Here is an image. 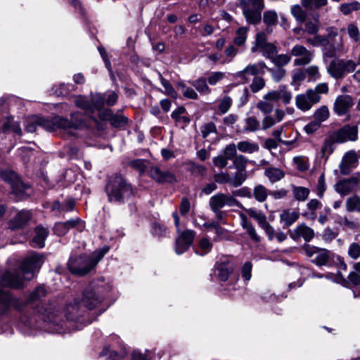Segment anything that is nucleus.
Segmentation results:
<instances>
[{
	"label": "nucleus",
	"instance_id": "nucleus-1",
	"mask_svg": "<svg viewBox=\"0 0 360 360\" xmlns=\"http://www.w3.org/2000/svg\"><path fill=\"white\" fill-rule=\"evenodd\" d=\"M43 262L44 258L41 255L35 252L30 254L24 259L19 269L8 271L3 274L1 285L15 289L23 288L25 281L32 280Z\"/></svg>",
	"mask_w": 360,
	"mask_h": 360
},
{
	"label": "nucleus",
	"instance_id": "nucleus-2",
	"mask_svg": "<svg viewBox=\"0 0 360 360\" xmlns=\"http://www.w3.org/2000/svg\"><path fill=\"white\" fill-rule=\"evenodd\" d=\"M71 120L62 117H55L51 120L42 117L33 116L27 120L25 129L28 132H34L37 127H41L48 131H54L58 129L64 130L77 129L84 125L83 120L76 118V115L72 114Z\"/></svg>",
	"mask_w": 360,
	"mask_h": 360
},
{
	"label": "nucleus",
	"instance_id": "nucleus-3",
	"mask_svg": "<svg viewBox=\"0 0 360 360\" xmlns=\"http://www.w3.org/2000/svg\"><path fill=\"white\" fill-rule=\"evenodd\" d=\"M108 251L109 247L104 246L90 255L79 257L72 255L68 263V269L72 274L84 276L93 269Z\"/></svg>",
	"mask_w": 360,
	"mask_h": 360
},
{
	"label": "nucleus",
	"instance_id": "nucleus-4",
	"mask_svg": "<svg viewBox=\"0 0 360 360\" xmlns=\"http://www.w3.org/2000/svg\"><path fill=\"white\" fill-rule=\"evenodd\" d=\"M105 190L111 202L124 203L134 195L131 185L117 174L108 179Z\"/></svg>",
	"mask_w": 360,
	"mask_h": 360
},
{
	"label": "nucleus",
	"instance_id": "nucleus-5",
	"mask_svg": "<svg viewBox=\"0 0 360 360\" xmlns=\"http://www.w3.org/2000/svg\"><path fill=\"white\" fill-rule=\"evenodd\" d=\"M109 290L110 287L106 286L103 281H93L84 289L81 304L89 309L97 308Z\"/></svg>",
	"mask_w": 360,
	"mask_h": 360
},
{
	"label": "nucleus",
	"instance_id": "nucleus-6",
	"mask_svg": "<svg viewBox=\"0 0 360 360\" xmlns=\"http://www.w3.org/2000/svg\"><path fill=\"white\" fill-rule=\"evenodd\" d=\"M239 6L249 24L255 25L261 21L264 0H240Z\"/></svg>",
	"mask_w": 360,
	"mask_h": 360
},
{
	"label": "nucleus",
	"instance_id": "nucleus-7",
	"mask_svg": "<svg viewBox=\"0 0 360 360\" xmlns=\"http://www.w3.org/2000/svg\"><path fill=\"white\" fill-rule=\"evenodd\" d=\"M37 316L41 317L44 322L51 323L54 326H62L63 318L60 314L58 309H56V307H50L49 308H46L44 311H41L40 314L35 315L34 316L30 318L25 322V325H27L30 328H41V325L34 321H37Z\"/></svg>",
	"mask_w": 360,
	"mask_h": 360
},
{
	"label": "nucleus",
	"instance_id": "nucleus-8",
	"mask_svg": "<svg viewBox=\"0 0 360 360\" xmlns=\"http://www.w3.org/2000/svg\"><path fill=\"white\" fill-rule=\"evenodd\" d=\"M356 63L352 60L334 59L327 68L328 74L336 79L343 78L347 73L353 72Z\"/></svg>",
	"mask_w": 360,
	"mask_h": 360
},
{
	"label": "nucleus",
	"instance_id": "nucleus-9",
	"mask_svg": "<svg viewBox=\"0 0 360 360\" xmlns=\"http://www.w3.org/2000/svg\"><path fill=\"white\" fill-rule=\"evenodd\" d=\"M209 205L213 212L221 214V209L225 205L233 207L236 206L240 208L243 207L241 203L231 195L222 193H218L212 196L209 201Z\"/></svg>",
	"mask_w": 360,
	"mask_h": 360
},
{
	"label": "nucleus",
	"instance_id": "nucleus-10",
	"mask_svg": "<svg viewBox=\"0 0 360 360\" xmlns=\"http://www.w3.org/2000/svg\"><path fill=\"white\" fill-rule=\"evenodd\" d=\"M334 188L335 191L342 196L356 193L360 189V174L356 173L349 178L338 181Z\"/></svg>",
	"mask_w": 360,
	"mask_h": 360
},
{
	"label": "nucleus",
	"instance_id": "nucleus-11",
	"mask_svg": "<svg viewBox=\"0 0 360 360\" xmlns=\"http://www.w3.org/2000/svg\"><path fill=\"white\" fill-rule=\"evenodd\" d=\"M292 57H294V66H304L309 64L314 58V51L307 49L304 46L297 44L290 51Z\"/></svg>",
	"mask_w": 360,
	"mask_h": 360
},
{
	"label": "nucleus",
	"instance_id": "nucleus-12",
	"mask_svg": "<svg viewBox=\"0 0 360 360\" xmlns=\"http://www.w3.org/2000/svg\"><path fill=\"white\" fill-rule=\"evenodd\" d=\"M357 125L345 124L339 129L330 133L333 135L337 143H343L347 141H355L358 139Z\"/></svg>",
	"mask_w": 360,
	"mask_h": 360
},
{
	"label": "nucleus",
	"instance_id": "nucleus-13",
	"mask_svg": "<svg viewBox=\"0 0 360 360\" xmlns=\"http://www.w3.org/2000/svg\"><path fill=\"white\" fill-rule=\"evenodd\" d=\"M320 100L321 96H318L312 91V89H309L305 93L295 96V105L299 110L306 112L318 103Z\"/></svg>",
	"mask_w": 360,
	"mask_h": 360
},
{
	"label": "nucleus",
	"instance_id": "nucleus-14",
	"mask_svg": "<svg viewBox=\"0 0 360 360\" xmlns=\"http://www.w3.org/2000/svg\"><path fill=\"white\" fill-rule=\"evenodd\" d=\"M22 303L10 292L0 290V316H6L13 309L20 310Z\"/></svg>",
	"mask_w": 360,
	"mask_h": 360
},
{
	"label": "nucleus",
	"instance_id": "nucleus-15",
	"mask_svg": "<svg viewBox=\"0 0 360 360\" xmlns=\"http://www.w3.org/2000/svg\"><path fill=\"white\" fill-rule=\"evenodd\" d=\"M234 264L227 257L217 261L214 265V274L220 281H226L234 271Z\"/></svg>",
	"mask_w": 360,
	"mask_h": 360
},
{
	"label": "nucleus",
	"instance_id": "nucleus-16",
	"mask_svg": "<svg viewBox=\"0 0 360 360\" xmlns=\"http://www.w3.org/2000/svg\"><path fill=\"white\" fill-rule=\"evenodd\" d=\"M149 176L159 184H174L176 182L175 174L159 166H152L149 169Z\"/></svg>",
	"mask_w": 360,
	"mask_h": 360
},
{
	"label": "nucleus",
	"instance_id": "nucleus-17",
	"mask_svg": "<svg viewBox=\"0 0 360 360\" xmlns=\"http://www.w3.org/2000/svg\"><path fill=\"white\" fill-rule=\"evenodd\" d=\"M263 98L267 101H274L275 102L281 101L284 105H288L292 101V94L286 86L281 85L276 90L267 92L263 96Z\"/></svg>",
	"mask_w": 360,
	"mask_h": 360
},
{
	"label": "nucleus",
	"instance_id": "nucleus-18",
	"mask_svg": "<svg viewBox=\"0 0 360 360\" xmlns=\"http://www.w3.org/2000/svg\"><path fill=\"white\" fill-rule=\"evenodd\" d=\"M195 236V232L192 230H186L179 233L176 240L175 252L178 255L185 252L191 245Z\"/></svg>",
	"mask_w": 360,
	"mask_h": 360
},
{
	"label": "nucleus",
	"instance_id": "nucleus-19",
	"mask_svg": "<svg viewBox=\"0 0 360 360\" xmlns=\"http://www.w3.org/2000/svg\"><path fill=\"white\" fill-rule=\"evenodd\" d=\"M84 307L77 299L74 300L72 302L67 304L65 309V316L69 321L77 323L79 319L83 316L85 311Z\"/></svg>",
	"mask_w": 360,
	"mask_h": 360
},
{
	"label": "nucleus",
	"instance_id": "nucleus-20",
	"mask_svg": "<svg viewBox=\"0 0 360 360\" xmlns=\"http://www.w3.org/2000/svg\"><path fill=\"white\" fill-rule=\"evenodd\" d=\"M288 234L293 240L297 241L303 238L305 242L311 241L315 235L314 231L304 223L299 224L294 229H289Z\"/></svg>",
	"mask_w": 360,
	"mask_h": 360
},
{
	"label": "nucleus",
	"instance_id": "nucleus-21",
	"mask_svg": "<svg viewBox=\"0 0 360 360\" xmlns=\"http://www.w3.org/2000/svg\"><path fill=\"white\" fill-rule=\"evenodd\" d=\"M0 178L11 185L14 193L16 195L23 194L26 187L18 179L16 173L11 170H1L0 171Z\"/></svg>",
	"mask_w": 360,
	"mask_h": 360
},
{
	"label": "nucleus",
	"instance_id": "nucleus-22",
	"mask_svg": "<svg viewBox=\"0 0 360 360\" xmlns=\"http://www.w3.org/2000/svg\"><path fill=\"white\" fill-rule=\"evenodd\" d=\"M358 155L354 150H349L345 154L340 163V172L343 175L349 174L358 164Z\"/></svg>",
	"mask_w": 360,
	"mask_h": 360
},
{
	"label": "nucleus",
	"instance_id": "nucleus-23",
	"mask_svg": "<svg viewBox=\"0 0 360 360\" xmlns=\"http://www.w3.org/2000/svg\"><path fill=\"white\" fill-rule=\"evenodd\" d=\"M354 104L352 97L349 95H340L334 103V111L338 115H344L349 110Z\"/></svg>",
	"mask_w": 360,
	"mask_h": 360
},
{
	"label": "nucleus",
	"instance_id": "nucleus-24",
	"mask_svg": "<svg viewBox=\"0 0 360 360\" xmlns=\"http://www.w3.org/2000/svg\"><path fill=\"white\" fill-rule=\"evenodd\" d=\"M32 217V213L29 210L19 211L9 221V228L12 230L19 229L26 226Z\"/></svg>",
	"mask_w": 360,
	"mask_h": 360
},
{
	"label": "nucleus",
	"instance_id": "nucleus-25",
	"mask_svg": "<svg viewBox=\"0 0 360 360\" xmlns=\"http://www.w3.org/2000/svg\"><path fill=\"white\" fill-rule=\"evenodd\" d=\"M264 68H266V65L264 62H259L255 64H250L243 70L236 72V76L238 78L248 81V76H255L259 73V69Z\"/></svg>",
	"mask_w": 360,
	"mask_h": 360
},
{
	"label": "nucleus",
	"instance_id": "nucleus-26",
	"mask_svg": "<svg viewBox=\"0 0 360 360\" xmlns=\"http://www.w3.org/2000/svg\"><path fill=\"white\" fill-rule=\"evenodd\" d=\"M6 117V120H4L2 124H1L2 131L6 134L13 131L16 134L21 136L22 129L19 123L18 122L13 121V118L12 117L3 116V118ZM0 121L1 122H2L1 119Z\"/></svg>",
	"mask_w": 360,
	"mask_h": 360
},
{
	"label": "nucleus",
	"instance_id": "nucleus-27",
	"mask_svg": "<svg viewBox=\"0 0 360 360\" xmlns=\"http://www.w3.org/2000/svg\"><path fill=\"white\" fill-rule=\"evenodd\" d=\"M49 231L48 229L42 226H37L35 229V236L32 240V246L34 248H41L44 246V242L47 238Z\"/></svg>",
	"mask_w": 360,
	"mask_h": 360
},
{
	"label": "nucleus",
	"instance_id": "nucleus-28",
	"mask_svg": "<svg viewBox=\"0 0 360 360\" xmlns=\"http://www.w3.org/2000/svg\"><path fill=\"white\" fill-rule=\"evenodd\" d=\"M186 108L183 106L179 107L174 110L171 115L173 120H175L176 125L184 129L191 121L190 118L185 115Z\"/></svg>",
	"mask_w": 360,
	"mask_h": 360
},
{
	"label": "nucleus",
	"instance_id": "nucleus-29",
	"mask_svg": "<svg viewBox=\"0 0 360 360\" xmlns=\"http://www.w3.org/2000/svg\"><path fill=\"white\" fill-rule=\"evenodd\" d=\"M335 143H337L335 139H333V135L329 132L321 150V156L327 159L334 151Z\"/></svg>",
	"mask_w": 360,
	"mask_h": 360
},
{
	"label": "nucleus",
	"instance_id": "nucleus-30",
	"mask_svg": "<svg viewBox=\"0 0 360 360\" xmlns=\"http://www.w3.org/2000/svg\"><path fill=\"white\" fill-rule=\"evenodd\" d=\"M299 212L286 210L281 214L280 220L281 223L288 227L294 224L299 219Z\"/></svg>",
	"mask_w": 360,
	"mask_h": 360
},
{
	"label": "nucleus",
	"instance_id": "nucleus-31",
	"mask_svg": "<svg viewBox=\"0 0 360 360\" xmlns=\"http://www.w3.org/2000/svg\"><path fill=\"white\" fill-rule=\"evenodd\" d=\"M264 174L271 183H276L285 176V173L283 170L273 167L266 168L264 171Z\"/></svg>",
	"mask_w": 360,
	"mask_h": 360
},
{
	"label": "nucleus",
	"instance_id": "nucleus-32",
	"mask_svg": "<svg viewBox=\"0 0 360 360\" xmlns=\"http://www.w3.org/2000/svg\"><path fill=\"white\" fill-rule=\"evenodd\" d=\"M249 90L247 87H239L234 91V96L238 103V107L241 108L247 104L249 100Z\"/></svg>",
	"mask_w": 360,
	"mask_h": 360
},
{
	"label": "nucleus",
	"instance_id": "nucleus-33",
	"mask_svg": "<svg viewBox=\"0 0 360 360\" xmlns=\"http://www.w3.org/2000/svg\"><path fill=\"white\" fill-rule=\"evenodd\" d=\"M248 215L255 219L259 226L262 229L266 224H268L266 215L260 210L254 208L245 210Z\"/></svg>",
	"mask_w": 360,
	"mask_h": 360
},
{
	"label": "nucleus",
	"instance_id": "nucleus-34",
	"mask_svg": "<svg viewBox=\"0 0 360 360\" xmlns=\"http://www.w3.org/2000/svg\"><path fill=\"white\" fill-rule=\"evenodd\" d=\"M176 86L185 98L193 100L198 98V95L196 91L191 87L187 86L184 82L179 81L176 84Z\"/></svg>",
	"mask_w": 360,
	"mask_h": 360
},
{
	"label": "nucleus",
	"instance_id": "nucleus-35",
	"mask_svg": "<svg viewBox=\"0 0 360 360\" xmlns=\"http://www.w3.org/2000/svg\"><path fill=\"white\" fill-rule=\"evenodd\" d=\"M189 83L200 94H210L211 93V89L208 86L205 77H199L195 80L190 81Z\"/></svg>",
	"mask_w": 360,
	"mask_h": 360
},
{
	"label": "nucleus",
	"instance_id": "nucleus-36",
	"mask_svg": "<svg viewBox=\"0 0 360 360\" xmlns=\"http://www.w3.org/2000/svg\"><path fill=\"white\" fill-rule=\"evenodd\" d=\"M212 244L207 238H202L198 243V245L194 248V251L197 255L204 256L211 251Z\"/></svg>",
	"mask_w": 360,
	"mask_h": 360
},
{
	"label": "nucleus",
	"instance_id": "nucleus-37",
	"mask_svg": "<svg viewBox=\"0 0 360 360\" xmlns=\"http://www.w3.org/2000/svg\"><path fill=\"white\" fill-rule=\"evenodd\" d=\"M330 259V252L326 249L319 248L312 262L318 266L326 265Z\"/></svg>",
	"mask_w": 360,
	"mask_h": 360
},
{
	"label": "nucleus",
	"instance_id": "nucleus-38",
	"mask_svg": "<svg viewBox=\"0 0 360 360\" xmlns=\"http://www.w3.org/2000/svg\"><path fill=\"white\" fill-rule=\"evenodd\" d=\"M236 147L240 152L247 153H252L259 150V146L257 143L248 141L238 142Z\"/></svg>",
	"mask_w": 360,
	"mask_h": 360
},
{
	"label": "nucleus",
	"instance_id": "nucleus-39",
	"mask_svg": "<svg viewBox=\"0 0 360 360\" xmlns=\"http://www.w3.org/2000/svg\"><path fill=\"white\" fill-rule=\"evenodd\" d=\"M346 210L349 212L357 211L360 212V197L354 195L348 198L345 202Z\"/></svg>",
	"mask_w": 360,
	"mask_h": 360
},
{
	"label": "nucleus",
	"instance_id": "nucleus-40",
	"mask_svg": "<svg viewBox=\"0 0 360 360\" xmlns=\"http://www.w3.org/2000/svg\"><path fill=\"white\" fill-rule=\"evenodd\" d=\"M248 30L249 28L247 27H242L236 30V37L233 40L236 46H242L245 44Z\"/></svg>",
	"mask_w": 360,
	"mask_h": 360
},
{
	"label": "nucleus",
	"instance_id": "nucleus-41",
	"mask_svg": "<svg viewBox=\"0 0 360 360\" xmlns=\"http://www.w3.org/2000/svg\"><path fill=\"white\" fill-rule=\"evenodd\" d=\"M91 103L93 107V112L103 108L105 103V94H91Z\"/></svg>",
	"mask_w": 360,
	"mask_h": 360
},
{
	"label": "nucleus",
	"instance_id": "nucleus-42",
	"mask_svg": "<svg viewBox=\"0 0 360 360\" xmlns=\"http://www.w3.org/2000/svg\"><path fill=\"white\" fill-rule=\"evenodd\" d=\"M269 192L263 185H257L254 188L253 196L256 200L263 202L266 200Z\"/></svg>",
	"mask_w": 360,
	"mask_h": 360
},
{
	"label": "nucleus",
	"instance_id": "nucleus-43",
	"mask_svg": "<svg viewBox=\"0 0 360 360\" xmlns=\"http://www.w3.org/2000/svg\"><path fill=\"white\" fill-rule=\"evenodd\" d=\"M75 103L78 108L85 110L89 113L93 112V107L92 104L91 103V99L89 100L83 96H78L75 99Z\"/></svg>",
	"mask_w": 360,
	"mask_h": 360
},
{
	"label": "nucleus",
	"instance_id": "nucleus-44",
	"mask_svg": "<svg viewBox=\"0 0 360 360\" xmlns=\"http://www.w3.org/2000/svg\"><path fill=\"white\" fill-rule=\"evenodd\" d=\"M247 179V172L244 170H237L233 175L231 176V186L233 187H238L243 184V183Z\"/></svg>",
	"mask_w": 360,
	"mask_h": 360
},
{
	"label": "nucleus",
	"instance_id": "nucleus-45",
	"mask_svg": "<svg viewBox=\"0 0 360 360\" xmlns=\"http://www.w3.org/2000/svg\"><path fill=\"white\" fill-rule=\"evenodd\" d=\"M232 98L229 96L225 95L219 100L218 110L222 115L226 113L232 105Z\"/></svg>",
	"mask_w": 360,
	"mask_h": 360
},
{
	"label": "nucleus",
	"instance_id": "nucleus-46",
	"mask_svg": "<svg viewBox=\"0 0 360 360\" xmlns=\"http://www.w3.org/2000/svg\"><path fill=\"white\" fill-rule=\"evenodd\" d=\"M306 41L314 47L326 46L329 44L328 37L322 35H315L312 38H307Z\"/></svg>",
	"mask_w": 360,
	"mask_h": 360
},
{
	"label": "nucleus",
	"instance_id": "nucleus-47",
	"mask_svg": "<svg viewBox=\"0 0 360 360\" xmlns=\"http://www.w3.org/2000/svg\"><path fill=\"white\" fill-rule=\"evenodd\" d=\"M263 21L268 27L274 26L278 22V15L275 11H266L263 14Z\"/></svg>",
	"mask_w": 360,
	"mask_h": 360
},
{
	"label": "nucleus",
	"instance_id": "nucleus-48",
	"mask_svg": "<svg viewBox=\"0 0 360 360\" xmlns=\"http://www.w3.org/2000/svg\"><path fill=\"white\" fill-rule=\"evenodd\" d=\"M330 112L327 106L322 105L316 110L314 113V117L316 121H319L320 124L327 120L329 117Z\"/></svg>",
	"mask_w": 360,
	"mask_h": 360
},
{
	"label": "nucleus",
	"instance_id": "nucleus-49",
	"mask_svg": "<svg viewBox=\"0 0 360 360\" xmlns=\"http://www.w3.org/2000/svg\"><path fill=\"white\" fill-rule=\"evenodd\" d=\"M359 9L360 3L357 1L344 3L340 6V10L344 15H349L353 11H359Z\"/></svg>",
	"mask_w": 360,
	"mask_h": 360
},
{
	"label": "nucleus",
	"instance_id": "nucleus-50",
	"mask_svg": "<svg viewBox=\"0 0 360 360\" xmlns=\"http://www.w3.org/2000/svg\"><path fill=\"white\" fill-rule=\"evenodd\" d=\"M294 198L298 201H304L309 195V190L303 186H293Z\"/></svg>",
	"mask_w": 360,
	"mask_h": 360
},
{
	"label": "nucleus",
	"instance_id": "nucleus-51",
	"mask_svg": "<svg viewBox=\"0 0 360 360\" xmlns=\"http://www.w3.org/2000/svg\"><path fill=\"white\" fill-rule=\"evenodd\" d=\"M259 51L262 53L264 57L269 58L271 60L278 53L277 47L272 43H268Z\"/></svg>",
	"mask_w": 360,
	"mask_h": 360
},
{
	"label": "nucleus",
	"instance_id": "nucleus-52",
	"mask_svg": "<svg viewBox=\"0 0 360 360\" xmlns=\"http://www.w3.org/2000/svg\"><path fill=\"white\" fill-rule=\"evenodd\" d=\"M110 122L114 127L123 128L127 124L128 119L122 115L113 114Z\"/></svg>",
	"mask_w": 360,
	"mask_h": 360
},
{
	"label": "nucleus",
	"instance_id": "nucleus-53",
	"mask_svg": "<svg viewBox=\"0 0 360 360\" xmlns=\"http://www.w3.org/2000/svg\"><path fill=\"white\" fill-rule=\"evenodd\" d=\"M327 4V0H302V5L309 10L319 8Z\"/></svg>",
	"mask_w": 360,
	"mask_h": 360
},
{
	"label": "nucleus",
	"instance_id": "nucleus-54",
	"mask_svg": "<svg viewBox=\"0 0 360 360\" xmlns=\"http://www.w3.org/2000/svg\"><path fill=\"white\" fill-rule=\"evenodd\" d=\"M267 44L268 42H266V34L262 32H259L256 35L255 44L252 47L251 51L252 52L255 53L261 49Z\"/></svg>",
	"mask_w": 360,
	"mask_h": 360
},
{
	"label": "nucleus",
	"instance_id": "nucleus-55",
	"mask_svg": "<svg viewBox=\"0 0 360 360\" xmlns=\"http://www.w3.org/2000/svg\"><path fill=\"white\" fill-rule=\"evenodd\" d=\"M272 101L263 100L259 101L257 104V108L264 115H269L274 110V105L271 103Z\"/></svg>",
	"mask_w": 360,
	"mask_h": 360
},
{
	"label": "nucleus",
	"instance_id": "nucleus-56",
	"mask_svg": "<svg viewBox=\"0 0 360 360\" xmlns=\"http://www.w3.org/2000/svg\"><path fill=\"white\" fill-rule=\"evenodd\" d=\"M260 129V122L255 117H250L245 120V130L255 131Z\"/></svg>",
	"mask_w": 360,
	"mask_h": 360
},
{
	"label": "nucleus",
	"instance_id": "nucleus-57",
	"mask_svg": "<svg viewBox=\"0 0 360 360\" xmlns=\"http://www.w3.org/2000/svg\"><path fill=\"white\" fill-rule=\"evenodd\" d=\"M266 85L265 80L261 77H255L252 79V83L250 85V88L253 93H257L264 88Z\"/></svg>",
	"mask_w": 360,
	"mask_h": 360
},
{
	"label": "nucleus",
	"instance_id": "nucleus-58",
	"mask_svg": "<svg viewBox=\"0 0 360 360\" xmlns=\"http://www.w3.org/2000/svg\"><path fill=\"white\" fill-rule=\"evenodd\" d=\"M237 147L233 143H231L226 146L222 151V155L226 158L227 160H233L237 156Z\"/></svg>",
	"mask_w": 360,
	"mask_h": 360
},
{
	"label": "nucleus",
	"instance_id": "nucleus-59",
	"mask_svg": "<svg viewBox=\"0 0 360 360\" xmlns=\"http://www.w3.org/2000/svg\"><path fill=\"white\" fill-rule=\"evenodd\" d=\"M46 295V290L43 286H39L34 289L29 295L28 300L34 302L40 300Z\"/></svg>",
	"mask_w": 360,
	"mask_h": 360
},
{
	"label": "nucleus",
	"instance_id": "nucleus-60",
	"mask_svg": "<svg viewBox=\"0 0 360 360\" xmlns=\"http://www.w3.org/2000/svg\"><path fill=\"white\" fill-rule=\"evenodd\" d=\"M291 54L287 55V54H279L276 56L273 60H271L275 65H276L278 68H282L283 66L288 64L291 60Z\"/></svg>",
	"mask_w": 360,
	"mask_h": 360
},
{
	"label": "nucleus",
	"instance_id": "nucleus-61",
	"mask_svg": "<svg viewBox=\"0 0 360 360\" xmlns=\"http://www.w3.org/2000/svg\"><path fill=\"white\" fill-rule=\"evenodd\" d=\"M189 171L195 176H203L206 172V167L203 165L191 162L188 164Z\"/></svg>",
	"mask_w": 360,
	"mask_h": 360
},
{
	"label": "nucleus",
	"instance_id": "nucleus-62",
	"mask_svg": "<svg viewBox=\"0 0 360 360\" xmlns=\"http://www.w3.org/2000/svg\"><path fill=\"white\" fill-rule=\"evenodd\" d=\"M147 161L144 159H136L129 162V165L140 173H143L146 169Z\"/></svg>",
	"mask_w": 360,
	"mask_h": 360
},
{
	"label": "nucleus",
	"instance_id": "nucleus-63",
	"mask_svg": "<svg viewBox=\"0 0 360 360\" xmlns=\"http://www.w3.org/2000/svg\"><path fill=\"white\" fill-rule=\"evenodd\" d=\"M248 159L243 155H238L233 160V165L237 170L246 171Z\"/></svg>",
	"mask_w": 360,
	"mask_h": 360
},
{
	"label": "nucleus",
	"instance_id": "nucleus-64",
	"mask_svg": "<svg viewBox=\"0 0 360 360\" xmlns=\"http://www.w3.org/2000/svg\"><path fill=\"white\" fill-rule=\"evenodd\" d=\"M291 13L300 22H304L306 19L307 14L299 5H295L291 8Z\"/></svg>",
	"mask_w": 360,
	"mask_h": 360
}]
</instances>
